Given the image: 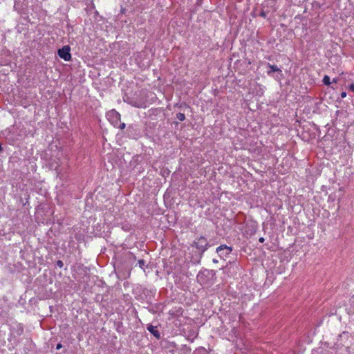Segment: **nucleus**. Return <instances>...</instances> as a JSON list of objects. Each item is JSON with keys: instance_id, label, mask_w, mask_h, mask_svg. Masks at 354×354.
<instances>
[{"instance_id": "nucleus-7", "label": "nucleus", "mask_w": 354, "mask_h": 354, "mask_svg": "<svg viewBox=\"0 0 354 354\" xmlns=\"http://www.w3.org/2000/svg\"><path fill=\"white\" fill-rule=\"evenodd\" d=\"M176 118L179 120L180 121H183L185 120V115L184 113H178L176 115Z\"/></svg>"}, {"instance_id": "nucleus-4", "label": "nucleus", "mask_w": 354, "mask_h": 354, "mask_svg": "<svg viewBox=\"0 0 354 354\" xmlns=\"http://www.w3.org/2000/svg\"><path fill=\"white\" fill-rule=\"evenodd\" d=\"M232 252V248L225 245H221L216 248V252L219 254L221 257H227Z\"/></svg>"}, {"instance_id": "nucleus-18", "label": "nucleus", "mask_w": 354, "mask_h": 354, "mask_svg": "<svg viewBox=\"0 0 354 354\" xmlns=\"http://www.w3.org/2000/svg\"><path fill=\"white\" fill-rule=\"evenodd\" d=\"M2 149H2L1 146L0 145V151H2Z\"/></svg>"}, {"instance_id": "nucleus-17", "label": "nucleus", "mask_w": 354, "mask_h": 354, "mask_svg": "<svg viewBox=\"0 0 354 354\" xmlns=\"http://www.w3.org/2000/svg\"><path fill=\"white\" fill-rule=\"evenodd\" d=\"M213 262H214V263H218V260H216V259H213Z\"/></svg>"}, {"instance_id": "nucleus-2", "label": "nucleus", "mask_w": 354, "mask_h": 354, "mask_svg": "<svg viewBox=\"0 0 354 354\" xmlns=\"http://www.w3.org/2000/svg\"><path fill=\"white\" fill-rule=\"evenodd\" d=\"M195 245L198 249L204 252L207 248L208 243L205 237L201 236L195 242Z\"/></svg>"}, {"instance_id": "nucleus-11", "label": "nucleus", "mask_w": 354, "mask_h": 354, "mask_svg": "<svg viewBox=\"0 0 354 354\" xmlns=\"http://www.w3.org/2000/svg\"><path fill=\"white\" fill-rule=\"evenodd\" d=\"M349 89H350L351 91L354 92V84H351V85L349 86Z\"/></svg>"}, {"instance_id": "nucleus-14", "label": "nucleus", "mask_w": 354, "mask_h": 354, "mask_svg": "<svg viewBox=\"0 0 354 354\" xmlns=\"http://www.w3.org/2000/svg\"><path fill=\"white\" fill-rule=\"evenodd\" d=\"M346 96V92H342V93H341V97H342V98L345 97Z\"/></svg>"}, {"instance_id": "nucleus-6", "label": "nucleus", "mask_w": 354, "mask_h": 354, "mask_svg": "<svg viewBox=\"0 0 354 354\" xmlns=\"http://www.w3.org/2000/svg\"><path fill=\"white\" fill-rule=\"evenodd\" d=\"M268 67L270 69L268 71V75H271L273 72H281V70L279 68L277 67L276 65H271L270 64H268Z\"/></svg>"}, {"instance_id": "nucleus-9", "label": "nucleus", "mask_w": 354, "mask_h": 354, "mask_svg": "<svg viewBox=\"0 0 354 354\" xmlns=\"http://www.w3.org/2000/svg\"><path fill=\"white\" fill-rule=\"evenodd\" d=\"M138 263L140 267L142 268V266L145 265V261L143 259L139 260Z\"/></svg>"}, {"instance_id": "nucleus-10", "label": "nucleus", "mask_w": 354, "mask_h": 354, "mask_svg": "<svg viewBox=\"0 0 354 354\" xmlns=\"http://www.w3.org/2000/svg\"><path fill=\"white\" fill-rule=\"evenodd\" d=\"M57 264L60 268H62L63 266V263L62 261H57Z\"/></svg>"}, {"instance_id": "nucleus-1", "label": "nucleus", "mask_w": 354, "mask_h": 354, "mask_svg": "<svg viewBox=\"0 0 354 354\" xmlns=\"http://www.w3.org/2000/svg\"><path fill=\"white\" fill-rule=\"evenodd\" d=\"M70 50L71 48L68 46H64L62 48L58 50V55L65 61H69L71 59Z\"/></svg>"}, {"instance_id": "nucleus-8", "label": "nucleus", "mask_w": 354, "mask_h": 354, "mask_svg": "<svg viewBox=\"0 0 354 354\" xmlns=\"http://www.w3.org/2000/svg\"><path fill=\"white\" fill-rule=\"evenodd\" d=\"M323 82L326 85H329L330 84V77L328 75H325L323 78Z\"/></svg>"}, {"instance_id": "nucleus-15", "label": "nucleus", "mask_w": 354, "mask_h": 354, "mask_svg": "<svg viewBox=\"0 0 354 354\" xmlns=\"http://www.w3.org/2000/svg\"><path fill=\"white\" fill-rule=\"evenodd\" d=\"M259 242H261V243H263V242H264V241H265V239H264V238H263V237H261V238L259 239Z\"/></svg>"}, {"instance_id": "nucleus-3", "label": "nucleus", "mask_w": 354, "mask_h": 354, "mask_svg": "<svg viewBox=\"0 0 354 354\" xmlns=\"http://www.w3.org/2000/svg\"><path fill=\"white\" fill-rule=\"evenodd\" d=\"M106 117L112 123H117L120 120V113L114 109L109 111L106 114Z\"/></svg>"}, {"instance_id": "nucleus-12", "label": "nucleus", "mask_w": 354, "mask_h": 354, "mask_svg": "<svg viewBox=\"0 0 354 354\" xmlns=\"http://www.w3.org/2000/svg\"><path fill=\"white\" fill-rule=\"evenodd\" d=\"M124 127H125V124L124 123H122V124H120V128L121 129H124Z\"/></svg>"}, {"instance_id": "nucleus-5", "label": "nucleus", "mask_w": 354, "mask_h": 354, "mask_svg": "<svg viewBox=\"0 0 354 354\" xmlns=\"http://www.w3.org/2000/svg\"><path fill=\"white\" fill-rule=\"evenodd\" d=\"M147 329L149 332H151L155 337H159L160 336V334H159V332L158 331V330L156 329V326H153L152 325H149L148 327H147Z\"/></svg>"}, {"instance_id": "nucleus-16", "label": "nucleus", "mask_w": 354, "mask_h": 354, "mask_svg": "<svg viewBox=\"0 0 354 354\" xmlns=\"http://www.w3.org/2000/svg\"><path fill=\"white\" fill-rule=\"evenodd\" d=\"M261 16H262V17H266V14H265V12H262L261 13Z\"/></svg>"}, {"instance_id": "nucleus-13", "label": "nucleus", "mask_w": 354, "mask_h": 354, "mask_svg": "<svg viewBox=\"0 0 354 354\" xmlns=\"http://www.w3.org/2000/svg\"><path fill=\"white\" fill-rule=\"evenodd\" d=\"M62 347V345L61 344H57V346H56V348L57 350L60 349Z\"/></svg>"}, {"instance_id": "nucleus-19", "label": "nucleus", "mask_w": 354, "mask_h": 354, "mask_svg": "<svg viewBox=\"0 0 354 354\" xmlns=\"http://www.w3.org/2000/svg\"><path fill=\"white\" fill-rule=\"evenodd\" d=\"M333 82H337V80L334 79V80H333Z\"/></svg>"}]
</instances>
